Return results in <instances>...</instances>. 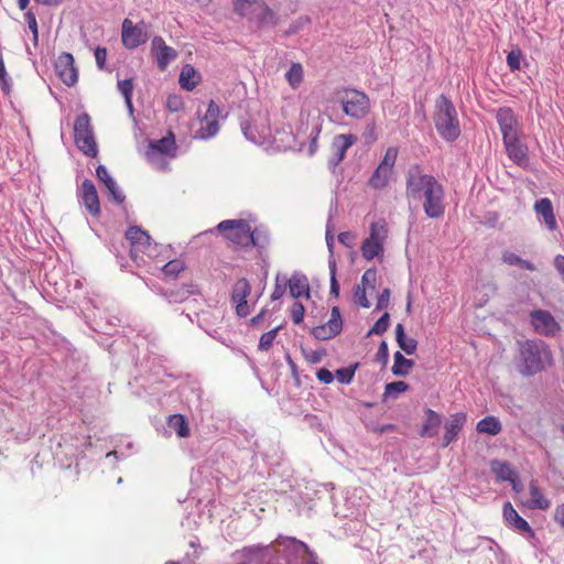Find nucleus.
I'll return each mask as SVG.
<instances>
[{"label": "nucleus", "mask_w": 564, "mask_h": 564, "mask_svg": "<svg viewBox=\"0 0 564 564\" xmlns=\"http://www.w3.org/2000/svg\"><path fill=\"white\" fill-rule=\"evenodd\" d=\"M395 340L399 347L408 355H412L416 351L417 341L412 337H406L404 327L402 324L395 326Z\"/></svg>", "instance_id": "nucleus-30"}, {"label": "nucleus", "mask_w": 564, "mask_h": 564, "mask_svg": "<svg viewBox=\"0 0 564 564\" xmlns=\"http://www.w3.org/2000/svg\"><path fill=\"white\" fill-rule=\"evenodd\" d=\"M121 40L127 48L133 50L145 43L148 35L140 25H134L131 20L124 19L122 22Z\"/></svg>", "instance_id": "nucleus-18"}, {"label": "nucleus", "mask_w": 564, "mask_h": 564, "mask_svg": "<svg viewBox=\"0 0 564 564\" xmlns=\"http://www.w3.org/2000/svg\"><path fill=\"white\" fill-rule=\"evenodd\" d=\"M389 321H390V314L389 313H384L376 323L375 325L371 327V329L369 330V334L368 335H371V334H376V335H381L383 333L387 332L388 327H389Z\"/></svg>", "instance_id": "nucleus-42"}, {"label": "nucleus", "mask_w": 564, "mask_h": 564, "mask_svg": "<svg viewBox=\"0 0 564 564\" xmlns=\"http://www.w3.org/2000/svg\"><path fill=\"white\" fill-rule=\"evenodd\" d=\"M223 237L236 247L256 246V239L250 224L245 219H227L217 225Z\"/></svg>", "instance_id": "nucleus-4"}, {"label": "nucleus", "mask_w": 564, "mask_h": 564, "mask_svg": "<svg viewBox=\"0 0 564 564\" xmlns=\"http://www.w3.org/2000/svg\"><path fill=\"white\" fill-rule=\"evenodd\" d=\"M36 3L47 6V7H58L64 2V0H34Z\"/></svg>", "instance_id": "nucleus-60"}, {"label": "nucleus", "mask_w": 564, "mask_h": 564, "mask_svg": "<svg viewBox=\"0 0 564 564\" xmlns=\"http://www.w3.org/2000/svg\"><path fill=\"white\" fill-rule=\"evenodd\" d=\"M366 290H367L366 285H356L355 291H354V296H355L357 304L365 308L370 306V303L366 295Z\"/></svg>", "instance_id": "nucleus-47"}, {"label": "nucleus", "mask_w": 564, "mask_h": 564, "mask_svg": "<svg viewBox=\"0 0 564 564\" xmlns=\"http://www.w3.org/2000/svg\"><path fill=\"white\" fill-rule=\"evenodd\" d=\"M152 51L155 54L158 67L161 70H164L170 62L175 59L177 56L176 51L173 47L167 46L161 36H155L152 40Z\"/></svg>", "instance_id": "nucleus-21"}, {"label": "nucleus", "mask_w": 564, "mask_h": 564, "mask_svg": "<svg viewBox=\"0 0 564 564\" xmlns=\"http://www.w3.org/2000/svg\"><path fill=\"white\" fill-rule=\"evenodd\" d=\"M305 308L302 303L295 302L291 307V317L294 324H301L304 319Z\"/></svg>", "instance_id": "nucleus-49"}, {"label": "nucleus", "mask_w": 564, "mask_h": 564, "mask_svg": "<svg viewBox=\"0 0 564 564\" xmlns=\"http://www.w3.org/2000/svg\"><path fill=\"white\" fill-rule=\"evenodd\" d=\"M80 197L86 209L91 216H99L100 204L97 194V189L90 180H85L80 188Z\"/></svg>", "instance_id": "nucleus-22"}, {"label": "nucleus", "mask_w": 564, "mask_h": 564, "mask_svg": "<svg viewBox=\"0 0 564 564\" xmlns=\"http://www.w3.org/2000/svg\"><path fill=\"white\" fill-rule=\"evenodd\" d=\"M126 238L130 242V256L135 262H145L144 256H155L156 245L152 242L150 235L139 227H129Z\"/></svg>", "instance_id": "nucleus-5"}, {"label": "nucleus", "mask_w": 564, "mask_h": 564, "mask_svg": "<svg viewBox=\"0 0 564 564\" xmlns=\"http://www.w3.org/2000/svg\"><path fill=\"white\" fill-rule=\"evenodd\" d=\"M326 242L329 251L332 252L334 247V236L329 230L326 232Z\"/></svg>", "instance_id": "nucleus-63"}, {"label": "nucleus", "mask_w": 564, "mask_h": 564, "mask_svg": "<svg viewBox=\"0 0 564 564\" xmlns=\"http://www.w3.org/2000/svg\"><path fill=\"white\" fill-rule=\"evenodd\" d=\"M343 329V321L339 308H332L330 317L327 323L319 325L313 329V335L319 340H327L337 336Z\"/></svg>", "instance_id": "nucleus-17"}, {"label": "nucleus", "mask_w": 564, "mask_h": 564, "mask_svg": "<svg viewBox=\"0 0 564 564\" xmlns=\"http://www.w3.org/2000/svg\"><path fill=\"white\" fill-rule=\"evenodd\" d=\"M250 295L251 285L249 281L246 278L238 279L232 285L230 299L239 317H247L260 296L258 295L254 301L249 303L248 299Z\"/></svg>", "instance_id": "nucleus-11"}, {"label": "nucleus", "mask_w": 564, "mask_h": 564, "mask_svg": "<svg viewBox=\"0 0 564 564\" xmlns=\"http://www.w3.org/2000/svg\"><path fill=\"white\" fill-rule=\"evenodd\" d=\"M466 419L467 416L463 412H457L449 416L448 421L445 423V433L442 444L443 447H447L456 440L466 422Z\"/></svg>", "instance_id": "nucleus-23"}, {"label": "nucleus", "mask_w": 564, "mask_h": 564, "mask_svg": "<svg viewBox=\"0 0 564 564\" xmlns=\"http://www.w3.org/2000/svg\"><path fill=\"white\" fill-rule=\"evenodd\" d=\"M279 329H280V326L261 335L260 340H259V349L260 350L268 351L272 347V344L276 337Z\"/></svg>", "instance_id": "nucleus-41"}, {"label": "nucleus", "mask_w": 564, "mask_h": 564, "mask_svg": "<svg viewBox=\"0 0 564 564\" xmlns=\"http://www.w3.org/2000/svg\"><path fill=\"white\" fill-rule=\"evenodd\" d=\"M397 158H398V149L394 147H390L387 149L379 166L393 172V167L395 165Z\"/></svg>", "instance_id": "nucleus-40"}, {"label": "nucleus", "mask_w": 564, "mask_h": 564, "mask_svg": "<svg viewBox=\"0 0 564 564\" xmlns=\"http://www.w3.org/2000/svg\"><path fill=\"white\" fill-rule=\"evenodd\" d=\"M330 294L335 297L339 295V283L336 279V264L335 262L330 265Z\"/></svg>", "instance_id": "nucleus-52"}, {"label": "nucleus", "mask_w": 564, "mask_h": 564, "mask_svg": "<svg viewBox=\"0 0 564 564\" xmlns=\"http://www.w3.org/2000/svg\"><path fill=\"white\" fill-rule=\"evenodd\" d=\"M414 362L405 358L400 351L394 352L392 372L395 376L404 377L413 368Z\"/></svg>", "instance_id": "nucleus-32"}, {"label": "nucleus", "mask_w": 564, "mask_h": 564, "mask_svg": "<svg viewBox=\"0 0 564 564\" xmlns=\"http://www.w3.org/2000/svg\"><path fill=\"white\" fill-rule=\"evenodd\" d=\"M522 53L519 48L512 50L507 55V65L510 70L514 72L521 67Z\"/></svg>", "instance_id": "nucleus-44"}, {"label": "nucleus", "mask_w": 564, "mask_h": 564, "mask_svg": "<svg viewBox=\"0 0 564 564\" xmlns=\"http://www.w3.org/2000/svg\"><path fill=\"white\" fill-rule=\"evenodd\" d=\"M502 517L506 524L512 530L527 535L529 539L535 538L534 530L530 527L528 521L518 513L511 502H505L502 507Z\"/></svg>", "instance_id": "nucleus-15"}, {"label": "nucleus", "mask_w": 564, "mask_h": 564, "mask_svg": "<svg viewBox=\"0 0 564 564\" xmlns=\"http://www.w3.org/2000/svg\"><path fill=\"white\" fill-rule=\"evenodd\" d=\"M409 389V384L404 381H394L386 384L384 394H400Z\"/></svg>", "instance_id": "nucleus-46"}, {"label": "nucleus", "mask_w": 564, "mask_h": 564, "mask_svg": "<svg viewBox=\"0 0 564 564\" xmlns=\"http://www.w3.org/2000/svg\"><path fill=\"white\" fill-rule=\"evenodd\" d=\"M290 293L293 297L308 296L310 288L305 276L293 275L289 280Z\"/></svg>", "instance_id": "nucleus-31"}, {"label": "nucleus", "mask_w": 564, "mask_h": 564, "mask_svg": "<svg viewBox=\"0 0 564 564\" xmlns=\"http://www.w3.org/2000/svg\"><path fill=\"white\" fill-rule=\"evenodd\" d=\"M530 319L534 330L540 335L553 337L561 330L558 322L549 311L533 310Z\"/></svg>", "instance_id": "nucleus-12"}, {"label": "nucleus", "mask_w": 564, "mask_h": 564, "mask_svg": "<svg viewBox=\"0 0 564 564\" xmlns=\"http://www.w3.org/2000/svg\"><path fill=\"white\" fill-rule=\"evenodd\" d=\"M219 116L220 109L218 105L214 100H210L206 115L200 122V127L196 131V137L206 140L216 135L219 131Z\"/></svg>", "instance_id": "nucleus-14"}, {"label": "nucleus", "mask_w": 564, "mask_h": 564, "mask_svg": "<svg viewBox=\"0 0 564 564\" xmlns=\"http://www.w3.org/2000/svg\"><path fill=\"white\" fill-rule=\"evenodd\" d=\"M264 314H265V310H262L258 315H256L254 317H252L250 319V323L252 325H259L262 322Z\"/></svg>", "instance_id": "nucleus-62"}, {"label": "nucleus", "mask_w": 564, "mask_h": 564, "mask_svg": "<svg viewBox=\"0 0 564 564\" xmlns=\"http://www.w3.org/2000/svg\"><path fill=\"white\" fill-rule=\"evenodd\" d=\"M534 210L543 217L544 224L551 231H554L557 228L553 205L550 198L544 197L536 200L534 204Z\"/></svg>", "instance_id": "nucleus-25"}, {"label": "nucleus", "mask_w": 564, "mask_h": 564, "mask_svg": "<svg viewBox=\"0 0 564 564\" xmlns=\"http://www.w3.org/2000/svg\"><path fill=\"white\" fill-rule=\"evenodd\" d=\"M395 431V425L394 424H383V425H377L375 427H372V432L375 433H378V434H383L386 432H393Z\"/></svg>", "instance_id": "nucleus-58"}, {"label": "nucleus", "mask_w": 564, "mask_h": 564, "mask_svg": "<svg viewBox=\"0 0 564 564\" xmlns=\"http://www.w3.org/2000/svg\"><path fill=\"white\" fill-rule=\"evenodd\" d=\"M343 111L356 119L364 118L370 110L369 97L357 89H344L339 96Z\"/></svg>", "instance_id": "nucleus-9"}, {"label": "nucleus", "mask_w": 564, "mask_h": 564, "mask_svg": "<svg viewBox=\"0 0 564 564\" xmlns=\"http://www.w3.org/2000/svg\"><path fill=\"white\" fill-rule=\"evenodd\" d=\"M523 361L522 373L532 376L554 365L550 347L542 340H527L520 348Z\"/></svg>", "instance_id": "nucleus-2"}, {"label": "nucleus", "mask_w": 564, "mask_h": 564, "mask_svg": "<svg viewBox=\"0 0 564 564\" xmlns=\"http://www.w3.org/2000/svg\"><path fill=\"white\" fill-rule=\"evenodd\" d=\"M520 138L505 140L503 144L510 160L521 167H527L529 164L528 147L521 142Z\"/></svg>", "instance_id": "nucleus-20"}, {"label": "nucleus", "mask_w": 564, "mask_h": 564, "mask_svg": "<svg viewBox=\"0 0 564 564\" xmlns=\"http://www.w3.org/2000/svg\"><path fill=\"white\" fill-rule=\"evenodd\" d=\"M169 425L176 432L178 437L184 438L189 435V426L183 414L170 415Z\"/></svg>", "instance_id": "nucleus-35"}, {"label": "nucleus", "mask_w": 564, "mask_h": 564, "mask_svg": "<svg viewBox=\"0 0 564 564\" xmlns=\"http://www.w3.org/2000/svg\"><path fill=\"white\" fill-rule=\"evenodd\" d=\"M357 138L352 134H338L334 138L330 147L329 163L337 166L345 158L347 150L356 142Z\"/></svg>", "instance_id": "nucleus-19"}, {"label": "nucleus", "mask_w": 564, "mask_h": 564, "mask_svg": "<svg viewBox=\"0 0 564 564\" xmlns=\"http://www.w3.org/2000/svg\"><path fill=\"white\" fill-rule=\"evenodd\" d=\"M390 303V290L384 289L382 290L381 294L378 297L376 310L380 311L383 308H387Z\"/></svg>", "instance_id": "nucleus-53"}, {"label": "nucleus", "mask_w": 564, "mask_h": 564, "mask_svg": "<svg viewBox=\"0 0 564 564\" xmlns=\"http://www.w3.org/2000/svg\"><path fill=\"white\" fill-rule=\"evenodd\" d=\"M304 70L300 63H293L285 74V78L293 89H296L302 84Z\"/></svg>", "instance_id": "nucleus-37"}, {"label": "nucleus", "mask_w": 564, "mask_h": 564, "mask_svg": "<svg viewBox=\"0 0 564 564\" xmlns=\"http://www.w3.org/2000/svg\"><path fill=\"white\" fill-rule=\"evenodd\" d=\"M405 194L411 199H422L423 210L429 218H441L445 213L443 185L431 174L413 165L406 173Z\"/></svg>", "instance_id": "nucleus-1"}, {"label": "nucleus", "mask_w": 564, "mask_h": 564, "mask_svg": "<svg viewBox=\"0 0 564 564\" xmlns=\"http://www.w3.org/2000/svg\"><path fill=\"white\" fill-rule=\"evenodd\" d=\"M509 482L511 484L514 492L519 494L523 490V486L520 480L519 474H516L514 478L512 477L511 480H509Z\"/></svg>", "instance_id": "nucleus-59"}, {"label": "nucleus", "mask_w": 564, "mask_h": 564, "mask_svg": "<svg viewBox=\"0 0 564 564\" xmlns=\"http://www.w3.org/2000/svg\"><path fill=\"white\" fill-rule=\"evenodd\" d=\"M235 12L259 23H265L273 17V11L263 0H236Z\"/></svg>", "instance_id": "nucleus-10"}, {"label": "nucleus", "mask_w": 564, "mask_h": 564, "mask_svg": "<svg viewBox=\"0 0 564 564\" xmlns=\"http://www.w3.org/2000/svg\"><path fill=\"white\" fill-rule=\"evenodd\" d=\"M501 259L503 263L509 265H517L529 271H534L536 269L532 262L520 258L518 254L511 251H505Z\"/></svg>", "instance_id": "nucleus-36"}, {"label": "nucleus", "mask_w": 564, "mask_h": 564, "mask_svg": "<svg viewBox=\"0 0 564 564\" xmlns=\"http://www.w3.org/2000/svg\"><path fill=\"white\" fill-rule=\"evenodd\" d=\"M55 70L59 79L66 86H73L78 78V70L74 64V57L70 53H62L55 62Z\"/></svg>", "instance_id": "nucleus-16"}, {"label": "nucleus", "mask_w": 564, "mask_h": 564, "mask_svg": "<svg viewBox=\"0 0 564 564\" xmlns=\"http://www.w3.org/2000/svg\"><path fill=\"white\" fill-rule=\"evenodd\" d=\"M74 139L77 148L87 156L95 158L98 154L90 117L88 113L79 115L74 123Z\"/></svg>", "instance_id": "nucleus-8"}, {"label": "nucleus", "mask_w": 564, "mask_h": 564, "mask_svg": "<svg viewBox=\"0 0 564 564\" xmlns=\"http://www.w3.org/2000/svg\"><path fill=\"white\" fill-rule=\"evenodd\" d=\"M338 240L341 245L352 248L355 246L356 235L351 231H343L338 235Z\"/></svg>", "instance_id": "nucleus-50"}, {"label": "nucleus", "mask_w": 564, "mask_h": 564, "mask_svg": "<svg viewBox=\"0 0 564 564\" xmlns=\"http://www.w3.org/2000/svg\"><path fill=\"white\" fill-rule=\"evenodd\" d=\"M97 177L100 182L105 184L112 199L117 203H122L124 200V195L119 191L116 182L109 175L108 170L104 165H99L96 170Z\"/></svg>", "instance_id": "nucleus-27"}, {"label": "nucleus", "mask_w": 564, "mask_h": 564, "mask_svg": "<svg viewBox=\"0 0 564 564\" xmlns=\"http://www.w3.org/2000/svg\"><path fill=\"white\" fill-rule=\"evenodd\" d=\"M388 223L381 218L370 225L369 236L364 240L360 250L362 257L370 261L383 253V246L388 238Z\"/></svg>", "instance_id": "nucleus-6"}, {"label": "nucleus", "mask_w": 564, "mask_h": 564, "mask_svg": "<svg viewBox=\"0 0 564 564\" xmlns=\"http://www.w3.org/2000/svg\"><path fill=\"white\" fill-rule=\"evenodd\" d=\"M118 90L122 94L124 97L126 105L130 112L133 111L132 106V93H133V83L132 79H123L118 82Z\"/></svg>", "instance_id": "nucleus-38"}, {"label": "nucleus", "mask_w": 564, "mask_h": 564, "mask_svg": "<svg viewBox=\"0 0 564 564\" xmlns=\"http://www.w3.org/2000/svg\"><path fill=\"white\" fill-rule=\"evenodd\" d=\"M357 367H358V365L356 364L352 367L340 368V369L336 370L337 380L344 384L350 383L355 376V371H356Z\"/></svg>", "instance_id": "nucleus-43"}, {"label": "nucleus", "mask_w": 564, "mask_h": 564, "mask_svg": "<svg viewBox=\"0 0 564 564\" xmlns=\"http://www.w3.org/2000/svg\"><path fill=\"white\" fill-rule=\"evenodd\" d=\"M393 172L378 166L369 178V186L375 189H382L388 186Z\"/></svg>", "instance_id": "nucleus-33"}, {"label": "nucleus", "mask_w": 564, "mask_h": 564, "mask_svg": "<svg viewBox=\"0 0 564 564\" xmlns=\"http://www.w3.org/2000/svg\"><path fill=\"white\" fill-rule=\"evenodd\" d=\"M554 520L564 529V505L556 507Z\"/></svg>", "instance_id": "nucleus-57"}, {"label": "nucleus", "mask_w": 564, "mask_h": 564, "mask_svg": "<svg viewBox=\"0 0 564 564\" xmlns=\"http://www.w3.org/2000/svg\"><path fill=\"white\" fill-rule=\"evenodd\" d=\"M285 293V283H281L279 276L275 279V285L271 293V300L276 301L280 300Z\"/></svg>", "instance_id": "nucleus-54"}, {"label": "nucleus", "mask_w": 564, "mask_h": 564, "mask_svg": "<svg viewBox=\"0 0 564 564\" xmlns=\"http://www.w3.org/2000/svg\"><path fill=\"white\" fill-rule=\"evenodd\" d=\"M378 355H380L383 358H388L389 350L386 341H381V344L379 345Z\"/></svg>", "instance_id": "nucleus-61"}, {"label": "nucleus", "mask_w": 564, "mask_h": 564, "mask_svg": "<svg viewBox=\"0 0 564 564\" xmlns=\"http://www.w3.org/2000/svg\"><path fill=\"white\" fill-rule=\"evenodd\" d=\"M530 499L523 503L529 509L546 510L550 508L551 502L543 495L542 490L538 486L536 480H531L529 484Z\"/></svg>", "instance_id": "nucleus-24"}, {"label": "nucleus", "mask_w": 564, "mask_h": 564, "mask_svg": "<svg viewBox=\"0 0 564 564\" xmlns=\"http://www.w3.org/2000/svg\"><path fill=\"white\" fill-rule=\"evenodd\" d=\"M96 64L99 69H104L107 58V50L105 47H97L95 50Z\"/></svg>", "instance_id": "nucleus-55"}, {"label": "nucleus", "mask_w": 564, "mask_h": 564, "mask_svg": "<svg viewBox=\"0 0 564 564\" xmlns=\"http://www.w3.org/2000/svg\"><path fill=\"white\" fill-rule=\"evenodd\" d=\"M490 469L499 482L509 481L512 477L514 478L516 474H518L508 462L498 459H494L490 463Z\"/></svg>", "instance_id": "nucleus-28"}, {"label": "nucleus", "mask_w": 564, "mask_h": 564, "mask_svg": "<svg viewBox=\"0 0 564 564\" xmlns=\"http://www.w3.org/2000/svg\"><path fill=\"white\" fill-rule=\"evenodd\" d=\"M316 378L325 384H329L334 381V375L326 368L317 370Z\"/></svg>", "instance_id": "nucleus-56"}, {"label": "nucleus", "mask_w": 564, "mask_h": 564, "mask_svg": "<svg viewBox=\"0 0 564 564\" xmlns=\"http://www.w3.org/2000/svg\"><path fill=\"white\" fill-rule=\"evenodd\" d=\"M476 430L478 433L496 436L501 432L502 425L498 417L488 415L477 423Z\"/></svg>", "instance_id": "nucleus-29"}, {"label": "nucleus", "mask_w": 564, "mask_h": 564, "mask_svg": "<svg viewBox=\"0 0 564 564\" xmlns=\"http://www.w3.org/2000/svg\"><path fill=\"white\" fill-rule=\"evenodd\" d=\"M497 121L502 134V140H511L514 137H521V126L513 112L509 107H503L497 111Z\"/></svg>", "instance_id": "nucleus-13"}, {"label": "nucleus", "mask_w": 564, "mask_h": 564, "mask_svg": "<svg viewBox=\"0 0 564 564\" xmlns=\"http://www.w3.org/2000/svg\"><path fill=\"white\" fill-rule=\"evenodd\" d=\"M434 123L438 134L447 141L459 137V121L453 102L441 95L435 101Z\"/></svg>", "instance_id": "nucleus-3"}, {"label": "nucleus", "mask_w": 564, "mask_h": 564, "mask_svg": "<svg viewBox=\"0 0 564 564\" xmlns=\"http://www.w3.org/2000/svg\"><path fill=\"white\" fill-rule=\"evenodd\" d=\"M184 270L185 263L180 259L171 260L162 268L163 273L170 278H176Z\"/></svg>", "instance_id": "nucleus-39"}, {"label": "nucleus", "mask_w": 564, "mask_h": 564, "mask_svg": "<svg viewBox=\"0 0 564 564\" xmlns=\"http://www.w3.org/2000/svg\"><path fill=\"white\" fill-rule=\"evenodd\" d=\"M197 73L191 65H185L180 74V85L183 89L193 90L197 85Z\"/></svg>", "instance_id": "nucleus-34"}, {"label": "nucleus", "mask_w": 564, "mask_h": 564, "mask_svg": "<svg viewBox=\"0 0 564 564\" xmlns=\"http://www.w3.org/2000/svg\"><path fill=\"white\" fill-rule=\"evenodd\" d=\"M442 424V416L432 409L425 410V420L422 424L420 435L422 437H433L438 433Z\"/></svg>", "instance_id": "nucleus-26"}, {"label": "nucleus", "mask_w": 564, "mask_h": 564, "mask_svg": "<svg viewBox=\"0 0 564 564\" xmlns=\"http://www.w3.org/2000/svg\"><path fill=\"white\" fill-rule=\"evenodd\" d=\"M377 280L376 269H368L361 276V283L359 285H366V289L375 290Z\"/></svg>", "instance_id": "nucleus-48"}, {"label": "nucleus", "mask_w": 564, "mask_h": 564, "mask_svg": "<svg viewBox=\"0 0 564 564\" xmlns=\"http://www.w3.org/2000/svg\"><path fill=\"white\" fill-rule=\"evenodd\" d=\"M177 154V145L175 141V137L173 132H169L165 137L161 138L156 141H151L149 143L148 150L145 152L148 161L161 169L164 170L167 165L166 161H163L161 156H166L167 159H174Z\"/></svg>", "instance_id": "nucleus-7"}, {"label": "nucleus", "mask_w": 564, "mask_h": 564, "mask_svg": "<svg viewBox=\"0 0 564 564\" xmlns=\"http://www.w3.org/2000/svg\"><path fill=\"white\" fill-rule=\"evenodd\" d=\"M0 86L4 93H9L10 84L3 59H0Z\"/></svg>", "instance_id": "nucleus-51"}, {"label": "nucleus", "mask_w": 564, "mask_h": 564, "mask_svg": "<svg viewBox=\"0 0 564 564\" xmlns=\"http://www.w3.org/2000/svg\"><path fill=\"white\" fill-rule=\"evenodd\" d=\"M24 19H25V21L28 23L29 29L32 32L33 42H34V44H36L37 41H39V28H37V22H36L35 13L32 10H28L24 13Z\"/></svg>", "instance_id": "nucleus-45"}, {"label": "nucleus", "mask_w": 564, "mask_h": 564, "mask_svg": "<svg viewBox=\"0 0 564 564\" xmlns=\"http://www.w3.org/2000/svg\"><path fill=\"white\" fill-rule=\"evenodd\" d=\"M30 3V0H18V7L20 10H25Z\"/></svg>", "instance_id": "nucleus-64"}]
</instances>
